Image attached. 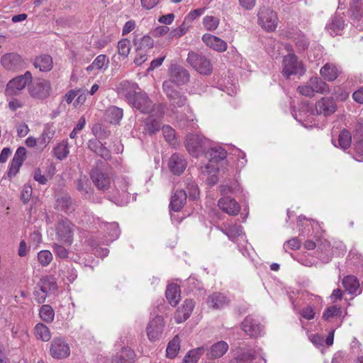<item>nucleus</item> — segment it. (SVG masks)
Wrapping results in <instances>:
<instances>
[{
  "instance_id": "nucleus-6",
  "label": "nucleus",
  "mask_w": 363,
  "mask_h": 363,
  "mask_svg": "<svg viewBox=\"0 0 363 363\" xmlns=\"http://www.w3.org/2000/svg\"><path fill=\"white\" fill-rule=\"evenodd\" d=\"M258 23L268 32L274 31L278 23L277 13L269 8L262 6L258 11Z\"/></svg>"
},
{
  "instance_id": "nucleus-36",
  "label": "nucleus",
  "mask_w": 363,
  "mask_h": 363,
  "mask_svg": "<svg viewBox=\"0 0 363 363\" xmlns=\"http://www.w3.org/2000/svg\"><path fill=\"white\" fill-rule=\"evenodd\" d=\"M342 285L345 289V291L350 294H354L357 292L359 283L357 278L352 275H348L343 278Z\"/></svg>"
},
{
  "instance_id": "nucleus-55",
  "label": "nucleus",
  "mask_w": 363,
  "mask_h": 363,
  "mask_svg": "<svg viewBox=\"0 0 363 363\" xmlns=\"http://www.w3.org/2000/svg\"><path fill=\"white\" fill-rule=\"evenodd\" d=\"M162 130L165 140L170 145H175V130L169 125H164Z\"/></svg>"
},
{
  "instance_id": "nucleus-31",
  "label": "nucleus",
  "mask_w": 363,
  "mask_h": 363,
  "mask_svg": "<svg viewBox=\"0 0 363 363\" xmlns=\"http://www.w3.org/2000/svg\"><path fill=\"white\" fill-rule=\"evenodd\" d=\"M109 60L106 55H98L93 62L86 67V71L91 73L94 70L105 71L108 69Z\"/></svg>"
},
{
  "instance_id": "nucleus-50",
  "label": "nucleus",
  "mask_w": 363,
  "mask_h": 363,
  "mask_svg": "<svg viewBox=\"0 0 363 363\" xmlns=\"http://www.w3.org/2000/svg\"><path fill=\"white\" fill-rule=\"evenodd\" d=\"M69 152V151L67 147V144L65 143L58 144L54 148V155L60 160H62L66 158Z\"/></svg>"
},
{
  "instance_id": "nucleus-29",
  "label": "nucleus",
  "mask_w": 363,
  "mask_h": 363,
  "mask_svg": "<svg viewBox=\"0 0 363 363\" xmlns=\"http://www.w3.org/2000/svg\"><path fill=\"white\" fill-rule=\"evenodd\" d=\"M228 345L225 341H218L213 344L207 352V357L210 359H218L223 357L228 350Z\"/></svg>"
},
{
  "instance_id": "nucleus-34",
  "label": "nucleus",
  "mask_w": 363,
  "mask_h": 363,
  "mask_svg": "<svg viewBox=\"0 0 363 363\" xmlns=\"http://www.w3.org/2000/svg\"><path fill=\"white\" fill-rule=\"evenodd\" d=\"M313 94H326L330 92L328 84L320 78L315 77L309 79Z\"/></svg>"
},
{
  "instance_id": "nucleus-53",
  "label": "nucleus",
  "mask_w": 363,
  "mask_h": 363,
  "mask_svg": "<svg viewBox=\"0 0 363 363\" xmlns=\"http://www.w3.org/2000/svg\"><path fill=\"white\" fill-rule=\"evenodd\" d=\"M294 43L298 51H305L310 44L309 40L303 34L297 35L294 38Z\"/></svg>"
},
{
  "instance_id": "nucleus-56",
  "label": "nucleus",
  "mask_w": 363,
  "mask_h": 363,
  "mask_svg": "<svg viewBox=\"0 0 363 363\" xmlns=\"http://www.w3.org/2000/svg\"><path fill=\"white\" fill-rule=\"evenodd\" d=\"M342 310L340 307L336 306H332L327 308L323 313V318L325 320H329L330 318L335 316H341Z\"/></svg>"
},
{
  "instance_id": "nucleus-24",
  "label": "nucleus",
  "mask_w": 363,
  "mask_h": 363,
  "mask_svg": "<svg viewBox=\"0 0 363 363\" xmlns=\"http://www.w3.org/2000/svg\"><path fill=\"white\" fill-rule=\"evenodd\" d=\"M26 150L24 147H19L16 150L14 157L11 162L9 175H16L26 160Z\"/></svg>"
},
{
  "instance_id": "nucleus-48",
  "label": "nucleus",
  "mask_w": 363,
  "mask_h": 363,
  "mask_svg": "<svg viewBox=\"0 0 363 363\" xmlns=\"http://www.w3.org/2000/svg\"><path fill=\"white\" fill-rule=\"evenodd\" d=\"M220 19L213 16H206L203 18L204 28L209 31L215 30L219 26Z\"/></svg>"
},
{
  "instance_id": "nucleus-45",
  "label": "nucleus",
  "mask_w": 363,
  "mask_h": 363,
  "mask_svg": "<svg viewBox=\"0 0 363 363\" xmlns=\"http://www.w3.org/2000/svg\"><path fill=\"white\" fill-rule=\"evenodd\" d=\"M203 347L190 350L184 358V363H196L200 357L204 353Z\"/></svg>"
},
{
  "instance_id": "nucleus-21",
  "label": "nucleus",
  "mask_w": 363,
  "mask_h": 363,
  "mask_svg": "<svg viewBox=\"0 0 363 363\" xmlns=\"http://www.w3.org/2000/svg\"><path fill=\"white\" fill-rule=\"evenodd\" d=\"M202 41L208 47L219 52H225L228 48L227 43L224 40L209 33L203 35Z\"/></svg>"
},
{
  "instance_id": "nucleus-54",
  "label": "nucleus",
  "mask_w": 363,
  "mask_h": 363,
  "mask_svg": "<svg viewBox=\"0 0 363 363\" xmlns=\"http://www.w3.org/2000/svg\"><path fill=\"white\" fill-rule=\"evenodd\" d=\"M53 259L52 254L50 251L43 250H40L38 254V259L43 267H46L52 262Z\"/></svg>"
},
{
  "instance_id": "nucleus-51",
  "label": "nucleus",
  "mask_w": 363,
  "mask_h": 363,
  "mask_svg": "<svg viewBox=\"0 0 363 363\" xmlns=\"http://www.w3.org/2000/svg\"><path fill=\"white\" fill-rule=\"evenodd\" d=\"M230 239L233 240L235 238L242 235V228L240 225H233L228 227L225 230H223Z\"/></svg>"
},
{
  "instance_id": "nucleus-43",
  "label": "nucleus",
  "mask_w": 363,
  "mask_h": 363,
  "mask_svg": "<svg viewBox=\"0 0 363 363\" xmlns=\"http://www.w3.org/2000/svg\"><path fill=\"white\" fill-rule=\"evenodd\" d=\"M161 123L159 119L155 118L152 115L147 117L145 121V130L149 134H154L160 129Z\"/></svg>"
},
{
  "instance_id": "nucleus-25",
  "label": "nucleus",
  "mask_w": 363,
  "mask_h": 363,
  "mask_svg": "<svg viewBox=\"0 0 363 363\" xmlns=\"http://www.w3.org/2000/svg\"><path fill=\"white\" fill-rule=\"evenodd\" d=\"M230 303L229 298L223 294L215 292L210 295L206 300L209 308L213 309H220Z\"/></svg>"
},
{
  "instance_id": "nucleus-14",
  "label": "nucleus",
  "mask_w": 363,
  "mask_h": 363,
  "mask_svg": "<svg viewBox=\"0 0 363 363\" xmlns=\"http://www.w3.org/2000/svg\"><path fill=\"white\" fill-rule=\"evenodd\" d=\"M242 330L247 335L257 337L262 335L263 327L259 321L252 315L247 316L241 323Z\"/></svg>"
},
{
  "instance_id": "nucleus-58",
  "label": "nucleus",
  "mask_w": 363,
  "mask_h": 363,
  "mask_svg": "<svg viewBox=\"0 0 363 363\" xmlns=\"http://www.w3.org/2000/svg\"><path fill=\"white\" fill-rule=\"evenodd\" d=\"M186 189L189 199H196L199 195V190L197 184L193 181L186 180Z\"/></svg>"
},
{
  "instance_id": "nucleus-5",
  "label": "nucleus",
  "mask_w": 363,
  "mask_h": 363,
  "mask_svg": "<svg viewBox=\"0 0 363 363\" xmlns=\"http://www.w3.org/2000/svg\"><path fill=\"white\" fill-rule=\"evenodd\" d=\"M75 226L69 220H61L56 225V237L59 242L70 246L73 242Z\"/></svg>"
},
{
  "instance_id": "nucleus-30",
  "label": "nucleus",
  "mask_w": 363,
  "mask_h": 363,
  "mask_svg": "<svg viewBox=\"0 0 363 363\" xmlns=\"http://www.w3.org/2000/svg\"><path fill=\"white\" fill-rule=\"evenodd\" d=\"M187 193L183 190H177L172 196L169 207L174 211H179L186 203Z\"/></svg>"
},
{
  "instance_id": "nucleus-38",
  "label": "nucleus",
  "mask_w": 363,
  "mask_h": 363,
  "mask_svg": "<svg viewBox=\"0 0 363 363\" xmlns=\"http://www.w3.org/2000/svg\"><path fill=\"white\" fill-rule=\"evenodd\" d=\"M55 133V130L52 125H45L43 133L38 138V144L41 146L45 147L53 138Z\"/></svg>"
},
{
  "instance_id": "nucleus-9",
  "label": "nucleus",
  "mask_w": 363,
  "mask_h": 363,
  "mask_svg": "<svg viewBox=\"0 0 363 363\" xmlns=\"http://www.w3.org/2000/svg\"><path fill=\"white\" fill-rule=\"evenodd\" d=\"M164 328V318L161 315H155L147 325L146 333L149 340L152 342L160 339Z\"/></svg>"
},
{
  "instance_id": "nucleus-13",
  "label": "nucleus",
  "mask_w": 363,
  "mask_h": 363,
  "mask_svg": "<svg viewBox=\"0 0 363 363\" xmlns=\"http://www.w3.org/2000/svg\"><path fill=\"white\" fill-rule=\"evenodd\" d=\"M162 89L170 104L174 107H182L186 104L187 100L186 96L174 89L171 82H164Z\"/></svg>"
},
{
  "instance_id": "nucleus-17",
  "label": "nucleus",
  "mask_w": 363,
  "mask_h": 363,
  "mask_svg": "<svg viewBox=\"0 0 363 363\" xmlns=\"http://www.w3.org/2000/svg\"><path fill=\"white\" fill-rule=\"evenodd\" d=\"M1 64L6 69L14 71L23 67V60L18 54L10 52L1 57Z\"/></svg>"
},
{
  "instance_id": "nucleus-62",
  "label": "nucleus",
  "mask_w": 363,
  "mask_h": 363,
  "mask_svg": "<svg viewBox=\"0 0 363 363\" xmlns=\"http://www.w3.org/2000/svg\"><path fill=\"white\" fill-rule=\"evenodd\" d=\"M354 158L359 162H363V140L357 142L354 147Z\"/></svg>"
},
{
  "instance_id": "nucleus-32",
  "label": "nucleus",
  "mask_w": 363,
  "mask_h": 363,
  "mask_svg": "<svg viewBox=\"0 0 363 363\" xmlns=\"http://www.w3.org/2000/svg\"><path fill=\"white\" fill-rule=\"evenodd\" d=\"M33 65L41 72H48L53 66L52 58L48 55H42L36 57Z\"/></svg>"
},
{
  "instance_id": "nucleus-41",
  "label": "nucleus",
  "mask_w": 363,
  "mask_h": 363,
  "mask_svg": "<svg viewBox=\"0 0 363 363\" xmlns=\"http://www.w3.org/2000/svg\"><path fill=\"white\" fill-rule=\"evenodd\" d=\"M77 189L85 197L90 196L92 194L90 183L86 177H81L76 182Z\"/></svg>"
},
{
  "instance_id": "nucleus-61",
  "label": "nucleus",
  "mask_w": 363,
  "mask_h": 363,
  "mask_svg": "<svg viewBox=\"0 0 363 363\" xmlns=\"http://www.w3.org/2000/svg\"><path fill=\"white\" fill-rule=\"evenodd\" d=\"M121 354V360L123 359L126 363H132L134 359L135 354L134 352L130 348H123Z\"/></svg>"
},
{
  "instance_id": "nucleus-1",
  "label": "nucleus",
  "mask_w": 363,
  "mask_h": 363,
  "mask_svg": "<svg viewBox=\"0 0 363 363\" xmlns=\"http://www.w3.org/2000/svg\"><path fill=\"white\" fill-rule=\"evenodd\" d=\"M186 62L201 74L210 75L213 72V65L211 60L206 56L196 52H189Z\"/></svg>"
},
{
  "instance_id": "nucleus-3",
  "label": "nucleus",
  "mask_w": 363,
  "mask_h": 363,
  "mask_svg": "<svg viewBox=\"0 0 363 363\" xmlns=\"http://www.w3.org/2000/svg\"><path fill=\"white\" fill-rule=\"evenodd\" d=\"M209 140L197 134H189L186 138V147L190 155L197 157L204 152L209 146Z\"/></svg>"
},
{
  "instance_id": "nucleus-10",
  "label": "nucleus",
  "mask_w": 363,
  "mask_h": 363,
  "mask_svg": "<svg viewBox=\"0 0 363 363\" xmlns=\"http://www.w3.org/2000/svg\"><path fill=\"white\" fill-rule=\"evenodd\" d=\"M51 91L50 82L45 79H38L32 85L29 86L28 91L30 96L38 99H47Z\"/></svg>"
},
{
  "instance_id": "nucleus-46",
  "label": "nucleus",
  "mask_w": 363,
  "mask_h": 363,
  "mask_svg": "<svg viewBox=\"0 0 363 363\" xmlns=\"http://www.w3.org/2000/svg\"><path fill=\"white\" fill-rule=\"evenodd\" d=\"M40 318L46 323H52L54 320L55 312L49 305H43L39 311Z\"/></svg>"
},
{
  "instance_id": "nucleus-7",
  "label": "nucleus",
  "mask_w": 363,
  "mask_h": 363,
  "mask_svg": "<svg viewBox=\"0 0 363 363\" xmlns=\"http://www.w3.org/2000/svg\"><path fill=\"white\" fill-rule=\"evenodd\" d=\"M208 154L209 161L203 172L216 173L219 170L218 163L226 157L227 152L221 147H214L209 150Z\"/></svg>"
},
{
  "instance_id": "nucleus-39",
  "label": "nucleus",
  "mask_w": 363,
  "mask_h": 363,
  "mask_svg": "<svg viewBox=\"0 0 363 363\" xmlns=\"http://www.w3.org/2000/svg\"><path fill=\"white\" fill-rule=\"evenodd\" d=\"M37 285L38 288L40 289L41 291H46L48 293L54 291L57 286L55 279L50 276L42 277Z\"/></svg>"
},
{
  "instance_id": "nucleus-40",
  "label": "nucleus",
  "mask_w": 363,
  "mask_h": 363,
  "mask_svg": "<svg viewBox=\"0 0 363 363\" xmlns=\"http://www.w3.org/2000/svg\"><path fill=\"white\" fill-rule=\"evenodd\" d=\"M179 350L180 339L179 335H175L167 345L166 350L167 357L170 359L174 358L177 355Z\"/></svg>"
},
{
  "instance_id": "nucleus-28",
  "label": "nucleus",
  "mask_w": 363,
  "mask_h": 363,
  "mask_svg": "<svg viewBox=\"0 0 363 363\" xmlns=\"http://www.w3.org/2000/svg\"><path fill=\"white\" fill-rule=\"evenodd\" d=\"M88 147L96 155L104 160H109L111 157L109 150L97 139L89 140L88 142Z\"/></svg>"
},
{
  "instance_id": "nucleus-60",
  "label": "nucleus",
  "mask_w": 363,
  "mask_h": 363,
  "mask_svg": "<svg viewBox=\"0 0 363 363\" xmlns=\"http://www.w3.org/2000/svg\"><path fill=\"white\" fill-rule=\"evenodd\" d=\"M297 91L300 94L307 96V97H313L314 96V94L313 92L312 87H311V85L309 81L306 84H303V85L298 86L297 88Z\"/></svg>"
},
{
  "instance_id": "nucleus-12",
  "label": "nucleus",
  "mask_w": 363,
  "mask_h": 363,
  "mask_svg": "<svg viewBox=\"0 0 363 363\" xmlns=\"http://www.w3.org/2000/svg\"><path fill=\"white\" fill-rule=\"evenodd\" d=\"M169 79L165 82H171L177 85H184L187 84L190 79L189 71L179 65H172L169 69Z\"/></svg>"
},
{
  "instance_id": "nucleus-59",
  "label": "nucleus",
  "mask_w": 363,
  "mask_h": 363,
  "mask_svg": "<svg viewBox=\"0 0 363 363\" xmlns=\"http://www.w3.org/2000/svg\"><path fill=\"white\" fill-rule=\"evenodd\" d=\"M52 250L57 257L60 259H66L68 257L69 252L64 246L54 243L52 245Z\"/></svg>"
},
{
  "instance_id": "nucleus-19",
  "label": "nucleus",
  "mask_w": 363,
  "mask_h": 363,
  "mask_svg": "<svg viewBox=\"0 0 363 363\" xmlns=\"http://www.w3.org/2000/svg\"><path fill=\"white\" fill-rule=\"evenodd\" d=\"M195 303L193 300H185L183 304L177 310L174 315L176 323H181L187 320L191 315Z\"/></svg>"
},
{
  "instance_id": "nucleus-57",
  "label": "nucleus",
  "mask_w": 363,
  "mask_h": 363,
  "mask_svg": "<svg viewBox=\"0 0 363 363\" xmlns=\"http://www.w3.org/2000/svg\"><path fill=\"white\" fill-rule=\"evenodd\" d=\"M338 143L341 148L346 150L351 145V137L347 131H342L338 136Z\"/></svg>"
},
{
  "instance_id": "nucleus-37",
  "label": "nucleus",
  "mask_w": 363,
  "mask_h": 363,
  "mask_svg": "<svg viewBox=\"0 0 363 363\" xmlns=\"http://www.w3.org/2000/svg\"><path fill=\"white\" fill-rule=\"evenodd\" d=\"M34 334L37 339L48 342L51 338L50 329L43 323H37L34 328Z\"/></svg>"
},
{
  "instance_id": "nucleus-47",
  "label": "nucleus",
  "mask_w": 363,
  "mask_h": 363,
  "mask_svg": "<svg viewBox=\"0 0 363 363\" xmlns=\"http://www.w3.org/2000/svg\"><path fill=\"white\" fill-rule=\"evenodd\" d=\"M105 228L108 240L113 241L118 238L120 235V230L117 223L113 222L107 223L105 225Z\"/></svg>"
},
{
  "instance_id": "nucleus-63",
  "label": "nucleus",
  "mask_w": 363,
  "mask_h": 363,
  "mask_svg": "<svg viewBox=\"0 0 363 363\" xmlns=\"http://www.w3.org/2000/svg\"><path fill=\"white\" fill-rule=\"evenodd\" d=\"M16 129L17 136L19 138L26 137L30 131V128H29L28 125L26 123H25L24 122L18 123L16 125Z\"/></svg>"
},
{
  "instance_id": "nucleus-33",
  "label": "nucleus",
  "mask_w": 363,
  "mask_h": 363,
  "mask_svg": "<svg viewBox=\"0 0 363 363\" xmlns=\"http://www.w3.org/2000/svg\"><path fill=\"white\" fill-rule=\"evenodd\" d=\"M166 297L170 305L175 306L180 299V289L177 284H172L167 286Z\"/></svg>"
},
{
  "instance_id": "nucleus-2",
  "label": "nucleus",
  "mask_w": 363,
  "mask_h": 363,
  "mask_svg": "<svg viewBox=\"0 0 363 363\" xmlns=\"http://www.w3.org/2000/svg\"><path fill=\"white\" fill-rule=\"evenodd\" d=\"M128 182L125 178H118L114 182L110 200L118 206H124L128 203L130 194L128 191Z\"/></svg>"
},
{
  "instance_id": "nucleus-23",
  "label": "nucleus",
  "mask_w": 363,
  "mask_h": 363,
  "mask_svg": "<svg viewBox=\"0 0 363 363\" xmlns=\"http://www.w3.org/2000/svg\"><path fill=\"white\" fill-rule=\"evenodd\" d=\"M315 109L318 114L325 116L333 113L336 110V105L334 100L328 97H323L315 104Z\"/></svg>"
},
{
  "instance_id": "nucleus-4",
  "label": "nucleus",
  "mask_w": 363,
  "mask_h": 363,
  "mask_svg": "<svg viewBox=\"0 0 363 363\" xmlns=\"http://www.w3.org/2000/svg\"><path fill=\"white\" fill-rule=\"evenodd\" d=\"M282 67V74L287 79L291 75H303L305 73L303 64L298 60L294 52H290L283 57Z\"/></svg>"
},
{
  "instance_id": "nucleus-52",
  "label": "nucleus",
  "mask_w": 363,
  "mask_h": 363,
  "mask_svg": "<svg viewBox=\"0 0 363 363\" xmlns=\"http://www.w3.org/2000/svg\"><path fill=\"white\" fill-rule=\"evenodd\" d=\"M130 51V42L129 40L125 38L118 41V52L123 57H127Z\"/></svg>"
},
{
  "instance_id": "nucleus-44",
  "label": "nucleus",
  "mask_w": 363,
  "mask_h": 363,
  "mask_svg": "<svg viewBox=\"0 0 363 363\" xmlns=\"http://www.w3.org/2000/svg\"><path fill=\"white\" fill-rule=\"evenodd\" d=\"M57 206L59 209L69 213L74 210V204L71 197L68 196H62L57 200Z\"/></svg>"
},
{
  "instance_id": "nucleus-27",
  "label": "nucleus",
  "mask_w": 363,
  "mask_h": 363,
  "mask_svg": "<svg viewBox=\"0 0 363 363\" xmlns=\"http://www.w3.org/2000/svg\"><path fill=\"white\" fill-rule=\"evenodd\" d=\"M168 164L170 170L174 174H182L186 167V160L178 153H175L171 156Z\"/></svg>"
},
{
  "instance_id": "nucleus-15",
  "label": "nucleus",
  "mask_w": 363,
  "mask_h": 363,
  "mask_svg": "<svg viewBox=\"0 0 363 363\" xmlns=\"http://www.w3.org/2000/svg\"><path fill=\"white\" fill-rule=\"evenodd\" d=\"M91 179L98 189L101 191L107 190L111 183L110 175L99 169H95L91 171Z\"/></svg>"
},
{
  "instance_id": "nucleus-42",
  "label": "nucleus",
  "mask_w": 363,
  "mask_h": 363,
  "mask_svg": "<svg viewBox=\"0 0 363 363\" xmlns=\"http://www.w3.org/2000/svg\"><path fill=\"white\" fill-rule=\"evenodd\" d=\"M123 115V109L116 106H111L106 111L107 120L111 123H118Z\"/></svg>"
},
{
  "instance_id": "nucleus-20",
  "label": "nucleus",
  "mask_w": 363,
  "mask_h": 363,
  "mask_svg": "<svg viewBox=\"0 0 363 363\" xmlns=\"http://www.w3.org/2000/svg\"><path fill=\"white\" fill-rule=\"evenodd\" d=\"M219 208L230 216H235L240 212V207L238 203L229 196L220 199L218 201Z\"/></svg>"
},
{
  "instance_id": "nucleus-22",
  "label": "nucleus",
  "mask_w": 363,
  "mask_h": 363,
  "mask_svg": "<svg viewBox=\"0 0 363 363\" xmlns=\"http://www.w3.org/2000/svg\"><path fill=\"white\" fill-rule=\"evenodd\" d=\"M342 70L339 66L334 63L328 62L320 69V74L328 82L335 81L341 74Z\"/></svg>"
},
{
  "instance_id": "nucleus-8",
  "label": "nucleus",
  "mask_w": 363,
  "mask_h": 363,
  "mask_svg": "<svg viewBox=\"0 0 363 363\" xmlns=\"http://www.w3.org/2000/svg\"><path fill=\"white\" fill-rule=\"evenodd\" d=\"M33 79L30 71L18 76L9 82L6 85V93L8 95H16L23 90Z\"/></svg>"
},
{
  "instance_id": "nucleus-18",
  "label": "nucleus",
  "mask_w": 363,
  "mask_h": 363,
  "mask_svg": "<svg viewBox=\"0 0 363 363\" xmlns=\"http://www.w3.org/2000/svg\"><path fill=\"white\" fill-rule=\"evenodd\" d=\"M130 104L142 113H148L153 108L152 102L146 93L142 91H139Z\"/></svg>"
},
{
  "instance_id": "nucleus-49",
  "label": "nucleus",
  "mask_w": 363,
  "mask_h": 363,
  "mask_svg": "<svg viewBox=\"0 0 363 363\" xmlns=\"http://www.w3.org/2000/svg\"><path fill=\"white\" fill-rule=\"evenodd\" d=\"M255 359V355L250 351L241 350L230 363H244Z\"/></svg>"
},
{
  "instance_id": "nucleus-16",
  "label": "nucleus",
  "mask_w": 363,
  "mask_h": 363,
  "mask_svg": "<svg viewBox=\"0 0 363 363\" xmlns=\"http://www.w3.org/2000/svg\"><path fill=\"white\" fill-rule=\"evenodd\" d=\"M116 89L118 93L124 96L130 103L139 92L138 91L140 90V88L136 83L125 80L117 85Z\"/></svg>"
},
{
  "instance_id": "nucleus-64",
  "label": "nucleus",
  "mask_w": 363,
  "mask_h": 363,
  "mask_svg": "<svg viewBox=\"0 0 363 363\" xmlns=\"http://www.w3.org/2000/svg\"><path fill=\"white\" fill-rule=\"evenodd\" d=\"M188 30V27H186L184 24L181 25L179 27L172 30L169 34V38H180L184 35Z\"/></svg>"
},
{
  "instance_id": "nucleus-26",
  "label": "nucleus",
  "mask_w": 363,
  "mask_h": 363,
  "mask_svg": "<svg viewBox=\"0 0 363 363\" xmlns=\"http://www.w3.org/2000/svg\"><path fill=\"white\" fill-rule=\"evenodd\" d=\"M345 20L342 16L335 14L328 21L325 28L331 35H338L345 27Z\"/></svg>"
},
{
  "instance_id": "nucleus-35",
  "label": "nucleus",
  "mask_w": 363,
  "mask_h": 363,
  "mask_svg": "<svg viewBox=\"0 0 363 363\" xmlns=\"http://www.w3.org/2000/svg\"><path fill=\"white\" fill-rule=\"evenodd\" d=\"M134 45L136 50L147 52L153 48L154 40L149 35H144L140 38H135Z\"/></svg>"
},
{
  "instance_id": "nucleus-11",
  "label": "nucleus",
  "mask_w": 363,
  "mask_h": 363,
  "mask_svg": "<svg viewBox=\"0 0 363 363\" xmlns=\"http://www.w3.org/2000/svg\"><path fill=\"white\" fill-rule=\"evenodd\" d=\"M50 353L55 359L67 358L70 354V347L65 338L54 337L50 344Z\"/></svg>"
}]
</instances>
